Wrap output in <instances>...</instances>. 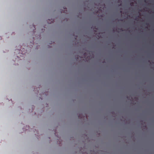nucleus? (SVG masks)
<instances>
[{"mask_svg":"<svg viewBox=\"0 0 154 154\" xmlns=\"http://www.w3.org/2000/svg\"><path fill=\"white\" fill-rule=\"evenodd\" d=\"M87 58L86 59V60H87Z\"/></svg>","mask_w":154,"mask_h":154,"instance_id":"obj_7","label":"nucleus"},{"mask_svg":"<svg viewBox=\"0 0 154 154\" xmlns=\"http://www.w3.org/2000/svg\"><path fill=\"white\" fill-rule=\"evenodd\" d=\"M86 53H85L84 54V55H83V56L84 57V58H85V57H86Z\"/></svg>","mask_w":154,"mask_h":154,"instance_id":"obj_4","label":"nucleus"},{"mask_svg":"<svg viewBox=\"0 0 154 154\" xmlns=\"http://www.w3.org/2000/svg\"><path fill=\"white\" fill-rule=\"evenodd\" d=\"M100 9H98L97 10H96V11H95L94 12V13H98V12L99 11Z\"/></svg>","mask_w":154,"mask_h":154,"instance_id":"obj_2","label":"nucleus"},{"mask_svg":"<svg viewBox=\"0 0 154 154\" xmlns=\"http://www.w3.org/2000/svg\"><path fill=\"white\" fill-rule=\"evenodd\" d=\"M118 29L119 30H121L122 31H123V30L122 28H121V29L119 28V29Z\"/></svg>","mask_w":154,"mask_h":154,"instance_id":"obj_5","label":"nucleus"},{"mask_svg":"<svg viewBox=\"0 0 154 154\" xmlns=\"http://www.w3.org/2000/svg\"><path fill=\"white\" fill-rule=\"evenodd\" d=\"M125 14H126L128 16H129V15H128V11H126V12H125Z\"/></svg>","mask_w":154,"mask_h":154,"instance_id":"obj_3","label":"nucleus"},{"mask_svg":"<svg viewBox=\"0 0 154 154\" xmlns=\"http://www.w3.org/2000/svg\"><path fill=\"white\" fill-rule=\"evenodd\" d=\"M33 27H34V29L35 30V26L34 25H33Z\"/></svg>","mask_w":154,"mask_h":154,"instance_id":"obj_6","label":"nucleus"},{"mask_svg":"<svg viewBox=\"0 0 154 154\" xmlns=\"http://www.w3.org/2000/svg\"><path fill=\"white\" fill-rule=\"evenodd\" d=\"M133 2L131 3L130 5L131 6H134V4L135 3V0H133Z\"/></svg>","mask_w":154,"mask_h":154,"instance_id":"obj_1","label":"nucleus"}]
</instances>
